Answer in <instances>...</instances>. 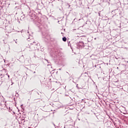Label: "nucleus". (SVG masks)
Returning a JSON list of instances; mask_svg holds the SVG:
<instances>
[{"label": "nucleus", "instance_id": "f257e3e1", "mask_svg": "<svg viewBox=\"0 0 128 128\" xmlns=\"http://www.w3.org/2000/svg\"><path fill=\"white\" fill-rule=\"evenodd\" d=\"M77 48H84V43L82 42H80L76 44Z\"/></svg>", "mask_w": 128, "mask_h": 128}, {"label": "nucleus", "instance_id": "f03ea898", "mask_svg": "<svg viewBox=\"0 0 128 128\" xmlns=\"http://www.w3.org/2000/svg\"><path fill=\"white\" fill-rule=\"evenodd\" d=\"M63 42H66V38L64 37L62 38Z\"/></svg>", "mask_w": 128, "mask_h": 128}, {"label": "nucleus", "instance_id": "7ed1b4c3", "mask_svg": "<svg viewBox=\"0 0 128 128\" xmlns=\"http://www.w3.org/2000/svg\"><path fill=\"white\" fill-rule=\"evenodd\" d=\"M27 40L28 42H30V38H27Z\"/></svg>", "mask_w": 128, "mask_h": 128}, {"label": "nucleus", "instance_id": "20e7f679", "mask_svg": "<svg viewBox=\"0 0 128 128\" xmlns=\"http://www.w3.org/2000/svg\"><path fill=\"white\" fill-rule=\"evenodd\" d=\"M30 44H36V42L33 41V43H30Z\"/></svg>", "mask_w": 128, "mask_h": 128}, {"label": "nucleus", "instance_id": "39448f33", "mask_svg": "<svg viewBox=\"0 0 128 128\" xmlns=\"http://www.w3.org/2000/svg\"><path fill=\"white\" fill-rule=\"evenodd\" d=\"M6 76H8V78H10V75L8 74H6Z\"/></svg>", "mask_w": 128, "mask_h": 128}, {"label": "nucleus", "instance_id": "423d86ee", "mask_svg": "<svg viewBox=\"0 0 128 128\" xmlns=\"http://www.w3.org/2000/svg\"><path fill=\"white\" fill-rule=\"evenodd\" d=\"M4 62H6V60H4Z\"/></svg>", "mask_w": 128, "mask_h": 128}, {"label": "nucleus", "instance_id": "0eeeda50", "mask_svg": "<svg viewBox=\"0 0 128 128\" xmlns=\"http://www.w3.org/2000/svg\"><path fill=\"white\" fill-rule=\"evenodd\" d=\"M0 76H3V75H2V74H1V75H0Z\"/></svg>", "mask_w": 128, "mask_h": 128}]
</instances>
